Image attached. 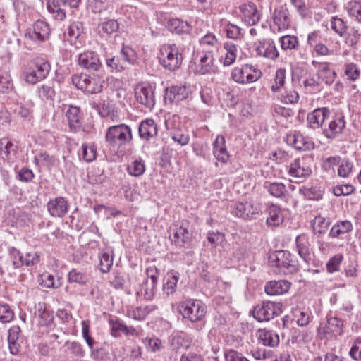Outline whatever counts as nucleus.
Returning <instances> with one entry per match:
<instances>
[{
  "instance_id": "f257e3e1",
  "label": "nucleus",
  "mask_w": 361,
  "mask_h": 361,
  "mask_svg": "<svg viewBox=\"0 0 361 361\" xmlns=\"http://www.w3.org/2000/svg\"><path fill=\"white\" fill-rule=\"evenodd\" d=\"M272 267H276V272L283 274H292L298 270L299 264L295 257L287 250L276 251L270 257Z\"/></svg>"
},
{
  "instance_id": "f03ea898",
  "label": "nucleus",
  "mask_w": 361,
  "mask_h": 361,
  "mask_svg": "<svg viewBox=\"0 0 361 361\" xmlns=\"http://www.w3.org/2000/svg\"><path fill=\"white\" fill-rule=\"evenodd\" d=\"M130 128L126 124L110 126L106 131L105 139L111 146H123L132 140Z\"/></svg>"
},
{
  "instance_id": "7ed1b4c3",
  "label": "nucleus",
  "mask_w": 361,
  "mask_h": 361,
  "mask_svg": "<svg viewBox=\"0 0 361 361\" xmlns=\"http://www.w3.org/2000/svg\"><path fill=\"white\" fill-rule=\"evenodd\" d=\"M72 82L78 88L88 94H97L102 92L104 80L100 76L91 77L85 73L72 76Z\"/></svg>"
},
{
  "instance_id": "20e7f679",
  "label": "nucleus",
  "mask_w": 361,
  "mask_h": 361,
  "mask_svg": "<svg viewBox=\"0 0 361 361\" xmlns=\"http://www.w3.org/2000/svg\"><path fill=\"white\" fill-rule=\"evenodd\" d=\"M178 310L182 316L191 322L201 320L206 314L205 306L197 300L190 299L180 302Z\"/></svg>"
},
{
  "instance_id": "39448f33",
  "label": "nucleus",
  "mask_w": 361,
  "mask_h": 361,
  "mask_svg": "<svg viewBox=\"0 0 361 361\" xmlns=\"http://www.w3.org/2000/svg\"><path fill=\"white\" fill-rule=\"evenodd\" d=\"M262 76V71L251 64H245L240 67H235L231 71V78L239 84L256 82Z\"/></svg>"
},
{
  "instance_id": "423d86ee",
  "label": "nucleus",
  "mask_w": 361,
  "mask_h": 361,
  "mask_svg": "<svg viewBox=\"0 0 361 361\" xmlns=\"http://www.w3.org/2000/svg\"><path fill=\"white\" fill-rule=\"evenodd\" d=\"M32 64L33 66L25 71L23 75L26 82L35 85L46 78L50 71L51 66L44 59H36Z\"/></svg>"
},
{
  "instance_id": "0eeeda50",
  "label": "nucleus",
  "mask_w": 361,
  "mask_h": 361,
  "mask_svg": "<svg viewBox=\"0 0 361 361\" xmlns=\"http://www.w3.org/2000/svg\"><path fill=\"white\" fill-rule=\"evenodd\" d=\"M282 312V304L271 301H264L261 305H257L253 310V317L259 322H267Z\"/></svg>"
},
{
  "instance_id": "6e6552de",
  "label": "nucleus",
  "mask_w": 361,
  "mask_h": 361,
  "mask_svg": "<svg viewBox=\"0 0 361 361\" xmlns=\"http://www.w3.org/2000/svg\"><path fill=\"white\" fill-rule=\"evenodd\" d=\"M135 97L137 102L151 109L155 104L154 90L148 83L142 82L136 85Z\"/></svg>"
},
{
  "instance_id": "1a4fd4ad",
  "label": "nucleus",
  "mask_w": 361,
  "mask_h": 361,
  "mask_svg": "<svg viewBox=\"0 0 361 361\" xmlns=\"http://www.w3.org/2000/svg\"><path fill=\"white\" fill-rule=\"evenodd\" d=\"M166 57L161 61L162 66L170 71L179 68L182 64L183 56L176 44H171L166 49Z\"/></svg>"
},
{
  "instance_id": "9d476101",
  "label": "nucleus",
  "mask_w": 361,
  "mask_h": 361,
  "mask_svg": "<svg viewBox=\"0 0 361 361\" xmlns=\"http://www.w3.org/2000/svg\"><path fill=\"white\" fill-rule=\"evenodd\" d=\"M343 322L337 317H329L327 318L326 324L324 327L318 329L321 338H331L334 335H341L343 332Z\"/></svg>"
},
{
  "instance_id": "9b49d317",
  "label": "nucleus",
  "mask_w": 361,
  "mask_h": 361,
  "mask_svg": "<svg viewBox=\"0 0 361 361\" xmlns=\"http://www.w3.org/2000/svg\"><path fill=\"white\" fill-rule=\"evenodd\" d=\"M255 49L258 56L271 60H275L279 55L271 39H263L255 42Z\"/></svg>"
},
{
  "instance_id": "f8f14e48",
  "label": "nucleus",
  "mask_w": 361,
  "mask_h": 361,
  "mask_svg": "<svg viewBox=\"0 0 361 361\" xmlns=\"http://www.w3.org/2000/svg\"><path fill=\"white\" fill-rule=\"evenodd\" d=\"M345 127V117L343 114H336L329 123L327 127L323 128V133L326 137L334 139L341 134Z\"/></svg>"
},
{
  "instance_id": "ddd939ff",
  "label": "nucleus",
  "mask_w": 361,
  "mask_h": 361,
  "mask_svg": "<svg viewBox=\"0 0 361 361\" xmlns=\"http://www.w3.org/2000/svg\"><path fill=\"white\" fill-rule=\"evenodd\" d=\"M272 18L279 31L288 29L290 24V16L286 4L281 5L275 8Z\"/></svg>"
},
{
  "instance_id": "4468645a",
  "label": "nucleus",
  "mask_w": 361,
  "mask_h": 361,
  "mask_svg": "<svg viewBox=\"0 0 361 361\" xmlns=\"http://www.w3.org/2000/svg\"><path fill=\"white\" fill-rule=\"evenodd\" d=\"M78 64L90 71H98L102 67L98 55L93 51L80 54L78 56Z\"/></svg>"
},
{
  "instance_id": "2eb2a0df",
  "label": "nucleus",
  "mask_w": 361,
  "mask_h": 361,
  "mask_svg": "<svg viewBox=\"0 0 361 361\" xmlns=\"http://www.w3.org/2000/svg\"><path fill=\"white\" fill-rule=\"evenodd\" d=\"M329 114L330 111L327 108L314 109L307 115V126L314 130L322 128L325 120L329 116Z\"/></svg>"
},
{
  "instance_id": "dca6fc26",
  "label": "nucleus",
  "mask_w": 361,
  "mask_h": 361,
  "mask_svg": "<svg viewBox=\"0 0 361 361\" xmlns=\"http://www.w3.org/2000/svg\"><path fill=\"white\" fill-rule=\"evenodd\" d=\"M242 19L249 25H254L260 20V15L256 5L252 2L243 4L239 7Z\"/></svg>"
},
{
  "instance_id": "f3484780",
  "label": "nucleus",
  "mask_w": 361,
  "mask_h": 361,
  "mask_svg": "<svg viewBox=\"0 0 361 361\" xmlns=\"http://www.w3.org/2000/svg\"><path fill=\"white\" fill-rule=\"evenodd\" d=\"M232 214L242 219H250L254 214L259 212V208L252 202H239L234 204Z\"/></svg>"
},
{
  "instance_id": "a211bd4d",
  "label": "nucleus",
  "mask_w": 361,
  "mask_h": 361,
  "mask_svg": "<svg viewBox=\"0 0 361 361\" xmlns=\"http://www.w3.org/2000/svg\"><path fill=\"white\" fill-rule=\"evenodd\" d=\"M188 222L187 221H182L180 225L177 226L174 230L171 241L176 246H183L184 244L189 243L192 238V233L189 232Z\"/></svg>"
},
{
  "instance_id": "6ab92c4d",
  "label": "nucleus",
  "mask_w": 361,
  "mask_h": 361,
  "mask_svg": "<svg viewBox=\"0 0 361 361\" xmlns=\"http://www.w3.org/2000/svg\"><path fill=\"white\" fill-rule=\"evenodd\" d=\"M312 173L311 169L306 164L303 158L295 159L290 165L288 174L295 178H305Z\"/></svg>"
},
{
  "instance_id": "aec40b11",
  "label": "nucleus",
  "mask_w": 361,
  "mask_h": 361,
  "mask_svg": "<svg viewBox=\"0 0 361 361\" xmlns=\"http://www.w3.org/2000/svg\"><path fill=\"white\" fill-rule=\"evenodd\" d=\"M47 207L49 214L53 217H63L68 210L67 201L62 197L49 200Z\"/></svg>"
},
{
  "instance_id": "412c9836",
  "label": "nucleus",
  "mask_w": 361,
  "mask_h": 361,
  "mask_svg": "<svg viewBox=\"0 0 361 361\" xmlns=\"http://www.w3.org/2000/svg\"><path fill=\"white\" fill-rule=\"evenodd\" d=\"M256 336L259 343L264 346L276 348L279 344V336L272 330L259 329L257 330Z\"/></svg>"
},
{
  "instance_id": "4be33fe9",
  "label": "nucleus",
  "mask_w": 361,
  "mask_h": 361,
  "mask_svg": "<svg viewBox=\"0 0 361 361\" xmlns=\"http://www.w3.org/2000/svg\"><path fill=\"white\" fill-rule=\"evenodd\" d=\"M190 91L185 85H173L166 89L165 98L171 102H178L185 99Z\"/></svg>"
},
{
  "instance_id": "5701e85b",
  "label": "nucleus",
  "mask_w": 361,
  "mask_h": 361,
  "mask_svg": "<svg viewBox=\"0 0 361 361\" xmlns=\"http://www.w3.org/2000/svg\"><path fill=\"white\" fill-rule=\"evenodd\" d=\"M69 128L73 131L78 130L82 126V115L79 107L69 105L66 111Z\"/></svg>"
},
{
  "instance_id": "b1692460",
  "label": "nucleus",
  "mask_w": 361,
  "mask_h": 361,
  "mask_svg": "<svg viewBox=\"0 0 361 361\" xmlns=\"http://www.w3.org/2000/svg\"><path fill=\"white\" fill-rule=\"evenodd\" d=\"M291 283L286 280L271 281L266 283L264 291L269 295H282L288 291Z\"/></svg>"
},
{
  "instance_id": "393cba45",
  "label": "nucleus",
  "mask_w": 361,
  "mask_h": 361,
  "mask_svg": "<svg viewBox=\"0 0 361 361\" xmlns=\"http://www.w3.org/2000/svg\"><path fill=\"white\" fill-rule=\"evenodd\" d=\"M139 135L141 138L149 140L157 135V126L152 118L142 121L139 126Z\"/></svg>"
},
{
  "instance_id": "a878e982",
  "label": "nucleus",
  "mask_w": 361,
  "mask_h": 361,
  "mask_svg": "<svg viewBox=\"0 0 361 361\" xmlns=\"http://www.w3.org/2000/svg\"><path fill=\"white\" fill-rule=\"evenodd\" d=\"M214 54L211 51L203 52L196 66L197 72L204 75L213 71Z\"/></svg>"
},
{
  "instance_id": "bb28decb",
  "label": "nucleus",
  "mask_w": 361,
  "mask_h": 361,
  "mask_svg": "<svg viewBox=\"0 0 361 361\" xmlns=\"http://www.w3.org/2000/svg\"><path fill=\"white\" fill-rule=\"evenodd\" d=\"M213 154L218 161L226 163L229 159V154L225 146V138L218 135L213 143Z\"/></svg>"
},
{
  "instance_id": "cd10ccee",
  "label": "nucleus",
  "mask_w": 361,
  "mask_h": 361,
  "mask_svg": "<svg viewBox=\"0 0 361 361\" xmlns=\"http://www.w3.org/2000/svg\"><path fill=\"white\" fill-rule=\"evenodd\" d=\"M290 144L297 150H310L314 148V143L301 134L290 135L288 137Z\"/></svg>"
},
{
  "instance_id": "c85d7f7f",
  "label": "nucleus",
  "mask_w": 361,
  "mask_h": 361,
  "mask_svg": "<svg viewBox=\"0 0 361 361\" xmlns=\"http://www.w3.org/2000/svg\"><path fill=\"white\" fill-rule=\"evenodd\" d=\"M50 30L47 23L37 20L33 25V30L29 33L30 37L33 40L44 41L48 38Z\"/></svg>"
},
{
  "instance_id": "c756f323",
  "label": "nucleus",
  "mask_w": 361,
  "mask_h": 361,
  "mask_svg": "<svg viewBox=\"0 0 361 361\" xmlns=\"http://www.w3.org/2000/svg\"><path fill=\"white\" fill-rule=\"evenodd\" d=\"M296 246L298 253L307 263L311 260V252L309 247L308 238L305 234H302L296 238Z\"/></svg>"
},
{
  "instance_id": "7c9ffc66",
  "label": "nucleus",
  "mask_w": 361,
  "mask_h": 361,
  "mask_svg": "<svg viewBox=\"0 0 361 361\" xmlns=\"http://www.w3.org/2000/svg\"><path fill=\"white\" fill-rule=\"evenodd\" d=\"M266 212L268 214L267 224L268 226H276L283 221V215L281 209L275 204L267 207Z\"/></svg>"
},
{
  "instance_id": "2f4dec72",
  "label": "nucleus",
  "mask_w": 361,
  "mask_h": 361,
  "mask_svg": "<svg viewBox=\"0 0 361 361\" xmlns=\"http://www.w3.org/2000/svg\"><path fill=\"white\" fill-rule=\"evenodd\" d=\"M179 280L178 273L175 271L168 272L164 279L163 291L167 295L176 292L177 283Z\"/></svg>"
},
{
  "instance_id": "473e14b6",
  "label": "nucleus",
  "mask_w": 361,
  "mask_h": 361,
  "mask_svg": "<svg viewBox=\"0 0 361 361\" xmlns=\"http://www.w3.org/2000/svg\"><path fill=\"white\" fill-rule=\"evenodd\" d=\"M99 267L100 270L103 273L109 271L113 265L114 261V252L109 248L103 249L99 255Z\"/></svg>"
},
{
  "instance_id": "72a5a7b5",
  "label": "nucleus",
  "mask_w": 361,
  "mask_h": 361,
  "mask_svg": "<svg viewBox=\"0 0 361 361\" xmlns=\"http://www.w3.org/2000/svg\"><path fill=\"white\" fill-rule=\"evenodd\" d=\"M168 28L171 32L178 35L188 34L192 30L191 25L188 22L178 18L170 20L168 22Z\"/></svg>"
},
{
  "instance_id": "f704fd0d",
  "label": "nucleus",
  "mask_w": 361,
  "mask_h": 361,
  "mask_svg": "<svg viewBox=\"0 0 361 361\" xmlns=\"http://www.w3.org/2000/svg\"><path fill=\"white\" fill-rule=\"evenodd\" d=\"M156 309L154 305H146L145 307H137L135 308L128 309L126 312V315L129 318L135 320L144 319L150 312Z\"/></svg>"
},
{
  "instance_id": "c9c22d12",
  "label": "nucleus",
  "mask_w": 361,
  "mask_h": 361,
  "mask_svg": "<svg viewBox=\"0 0 361 361\" xmlns=\"http://www.w3.org/2000/svg\"><path fill=\"white\" fill-rule=\"evenodd\" d=\"M224 48L226 53L222 59V62L224 66H229L235 61L237 47L233 42H226L224 44Z\"/></svg>"
},
{
  "instance_id": "e433bc0d",
  "label": "nucleus",
  "mask_w": 361,
  "mask_h": 361,
  "mask_svg": "<svg viewBox=\"0 0 361 361\" xmlns=\"http://www.w3.org/2000/svg\"><path fill=\"white\" fill-rule=\"evenodd\" d=\"M37 314L39 318V324L41 326H49L54 323L53 312L47 310L44 304H39Z\"/></svg>"
},
{
  "instance_id": "4c0bfd02",
  "label": "nucleus",
  "mask_w": 361,
  "mask_h": 361,
  "mask_svg": "<svg viewBox=\"0 0 361 361\" xmlns=\"http://www.w3.org/2000/svg\"><path fill=\"white\" fill-rule=\"evenodd\" d=\"M352 228L353 226L350 221H343L333 226L329 235L331 238H338L342 234L351 231Z\"/></svg>"
},
{
  "instance_id": "58836bf2",
  "label": "nucleus",
  "mask_w": 361,
  "mask_h": 361,
  "mask_svg": "<svg viewBox=\"0 0 361 361\" xmlns=\"http://www.w3.org/2000/svg\"><path fill=\"white\" fill-rule=\"evenodd\" d=\"M47 9L56 20H63L66 18V11L63 8H61L59 1L49 0L47 2Z\"/></svg>"
},
{
  "instance_id": "ea45409f",
  "label": "nucleus",
  "mask_w": 361,
  "mask_h": 361,
  "mask_svg": "<svg viewBox=\"0 0 361 361\" xmlns=\"http://www.w3.org/2000/svg\"><path fill=\"white\" fill-rule=\"evenodd\" d=\"M299 192L305 198L310 200H318L322 197V191L317 186H302L300 188Z\"/></svg>"
},
{
  "instance_id": "a19ab883",
  "label": "nucleus",
  "mask_w": 361,
  "mask_h": 361,
  "mask_svg": "<svg viewBox=\"0 0 361 361\" xmlns=\"http://www.w3.org/2000/svg\"><path fill=\"white\" fill-rule=\"evenodd\" d=\"M127 171L132 176H142L145 171V161L141 158L134 160L128 164Z\"/></svg>"
},
{
  "instance_id": "79ce46f5",
  "label": "nucleus",
  "mask_w": 361,
  "mask_h": 361,
  "mask_svg": "<svg viewBox=\"0 0 361 361\" xmlns=\"http://www.w3.org/2000/svg\"><path fill=\"white\" fill-rule=\"evenodd\" d=\"M264 188L274 197H281L285 195L286 188L284 184L281 183L265 182Z\"/></svg>"
},
{
  "instance_id": "37998d69",
  "label": "nucleus",
  "mask_w": 361,
  "mask_h": 361,
  "mask_svg": "<svg viewBox=\"0 0 361 361\" xmlns=\"http://www.w3.org/2000/svg\"><path fill=\"white\" fill-rule=\"evenodd\" d=\"M329 225V220L320 216H316L312 223L314 233L319 234L325 233Z\"/></svg>"
},
{
  "instance_id": "c03bdc74",
  "label": "nucleus",
  "mask_w": 361,
  "mask_h": 361,
  "mask_svg": "<svg viewBox=\"0 0 361 361\" xmlns=\"http://www.w3.org/2000/svg\"><path fill=\"white\" fill-rule=\"evenodd\" d=\"M82 32V23L80 22L73 23L70 25L67 30V35L68 37L67 40L70 41L71 43H75V41L79 38Z\"/></svg>"
},
{
  "instance_id": "a18cd8bd",
  "label": "nucleus",
  "mask_w": 361,
  "mask_h": 361,
  "mask_svg": "<svg viewBox=\"0 0 361 361\" xmlns=\"http://www.w3.org/2000/svg\"><path fill=\"white\" fill-rule=\"evenodd\" d=\"M118 56L126 68L128 65L134 63L137 59L135 51L129 47H123Z\"/></svg>"
},
{
  "instance_id": "49530a36",
  "label": "nucleus",
  "mask_w": 361,
  "mask_h": 361,
  "mask_svg": "<svg viewBox=\"0 0 361 361\" xmlns=\"http://www.w3.org/2000/svg\"><path fill=\"white\" fill-rule=\"evenodd\" d=\"M68 279L69 282L80 285H85L89 281V278L86 274L76 269H72L69 271Z\"/></svg>"
},
{
  "instance_id": "de8ad7c7",
  "label": "nucleus",
  "mask_w": 361,
  "mask_h": 361,
  "mask_svg": "<svg viewBox=\"0 0 361 361\" xmlns=\"http://www.w3.org/2000/svg\"><path fill=\"white\" fill-rule=\"evenodd\" d=\"M343 260V256L341 254H337L331 257L326 264L327 272L333 274L339 271L340 265Z\"/></svg>"
},
{
  "instance_id": "09e8293b",
  "label": "nucleus",
  "mask_w": 361,
  "mask_h": 361,
  "mask_svg": "<svg viewBox=\"0 0 361 361\" xmlns=\"http://www.w3.org/2000/svg\"><path fill=\"white\" fill-rule=\"evenodd\" d=\"M348 14L355 17L356 20L361 23V3L357 1H350L346 6Z\"/></svg>"
},
{
  "instance_id": "8fccbe9b",
  "label": "nucleus",
  "mask_w": 361,
  "mask_h": 361,
  "mask_svg": "<svg viewBox=\"0 0 361 361\" xmlns=\"http://www.w3.org/2000/svg\"><path fill=\"white\" fill-rule=\"evenodd\" d=\"M331 27L339 36L342 37L346 32L347 25L346 23L340 18L332 17L331 20Z\"/></svg>"
},
{
  "instance_id": "3c124183",
  "label": "nucleus",
  "mask_w": 361,
  "mask_h": 361,
  "mask_svg": "<svg viewBox=\"0 0 361 361\" xmlns=\"http://www.w3.org/2000/svg\"><path fill=\"white\" fill-rule=\"evenodd\" d=\"M0 145L1 154L3 155V158L5 159H9L11 152H15L17 150V146L14 145L13 142L6 138L0 140Z\"/></svg>"
},
{
  "instance_id": "603ef678",
  "label": "nucleus",
  "mask_w": 361,
  "mask_h": 361,
  "mask_svg": "<svg viewBox=\"0 0 361 361\" xmlns=\"http://www.w3.org/2000/svg\"><path fill=\"white\" fill-rule=\"evenodd\" d=\"M281 47L284 50L295 49L298 47V41L296 37L285 35L280 38Z\"/></svg>"
},
{
  "instance_id": "864d4df0",
  "label": "nucleus",
  "mask_w": 361,
  "mask_h": 361,
  "mask_svg": "<svg viewBox=\"0 0 361 361\" xmlns=\"http://www.w3.org/2000/svg\"><path fill=\"white\" fill-rule=\"evenodd\" d=\"M286 79V70L284 68L278 69L275 73V83L272 85L271 89L272 92H277L283 87Z\"/></svg>"
},
{
  "instance_id": "5fc2aeb1",
  "label": "nucleus",
  "mask_w": 361,
  "mask_h": 361,
  "mask_svg": "<svg viewBox=\"0 0 361 361\" xmlns=\"http://www.w3.org/2000/svg\"><path fill=\"white\" fill-rule=\"evenodd\" d=\"M14 312L8 304H0V322L8 323L13 320Z\"/></svg>"
},
{
  "instance_id": "6e6d98bb",
  "label": "nucleus",
  "mask_w": 361,
  "mask_h": 361,
  "mask_svg": "<svg viewBox=\"0 0 361 361\" xmlns=\"http://www.w3.org/2000/svg\"><path fill=\"white\" fill-rule=\"evenodd\" d=\"M37 92L39 97L42 99H46L53 100L55 97V91L53 87L47 84H43L39 86L37 88Z\"/></svg>"
},
{
  "instance_id": "4d7b16f0",
  "label": "nucleus",
  "mask_w": 361,
  "mask_h": 361,
  "mask_svg": "<svg viewBox=\"0 0 361 361\" xmlns=\"http://www.w3.org/2000/svg\"><path fill=\"white\" fill-rule=\"evenodd\" d=\"M171 345L174 350H179L180 348H187L190 345V341L188 338L181 336L176 335L172 337L171 340Z\"/></svg>"
},
{
  "instance_id": "13d9d810",
  "label": "nucleus",
  "mask_w": 361,
  "mask_h": 361,
  "mask_svg": "<svg viewBox=\"0 0 361 361\" xmlns=\"http://www.w3.org/2000/svg\"><path fill=\"white\" fill-rule=\"evenodd\" d=\"M143 343L147 349L152 353L160 350L163 347L161 341L158 338H146Z\"/></svg>"
},
{
  "instance_id": "bf43d9fd",
  "label": "nucleus",
  "mask_w": 361,
  "mask_h": 361,
  "mask_svg": "<svg viewBox=\"0 0 361 361\" xmlns=\"http://www.w3.org/2000/svg\"><path fill=\"white\" fill-rule=\"evenodd\" d=\"M227 37L233 39H240L241 37V28L238 26L228 23L224 27Z\"/></svg>"
},
{
  "instance_id": "052dcab7",
  "label": "nucleus",
  "mask_w": 361,
  "mask_h": 361,
  "mask_svg": "<svg viewBox=\"0 0 361 361\" xmlns=\"http://www.w3.org/2000/svg\"><path fill=\"white\" fill-rule=\"evenodd\" d=\"M99 27H101L100 31H102L104 33L111 35L118 30L119 24L115 20H109L101 23Z\"/></svg>"
},
{
  "instance_id": "680f3d73",
  "label": "nucleus",
  "mask_w": 361,
  "mask_h": 361,
  "mask_svg": "<svg viewBox=\"0 0 361 361\" xmlns=\"http://www.w3.org/2000/svg\"><path fill=\"white\" fill-rule=\"evenodd\" d=\"M106 63L109 68H111V70H114L116 72H121L126 68L123 61H121L120 57L118 56L106 59Z\"/></svg>"
},
{
  "instance_id": "e2e57ef3",
  "label": "nucleus",
  "mask_w": 361,
  "mask_h": 361,
  "mask_svg": "<svg viewBox=\"0 0 361 361\" xmlns=\"http://www.w3.org/2000/svg\"><path fill=\"white\" fill-rule=\"evenodd\" d=\"M146 274L147 278L149 279V283H152V290L154 287H157V279L159 276V270L156 266L152 265L147 268Z\"/></svg>"
},
{
  "instance_id": "0e129e2a",
  "label": "nucleus",
  "mask_w": 361,
  "mask_h": 361,
  "mask_svg": "<svg viewBox=\"0 0 361 361\" xmlns=\"http://www.w3.org/2000/svg\"><path fill=\"white\" fill-rule=\"evenodd\" d=\"M224 357L226 361H249L242 353L233 349L226 350Z\"/></svg>"
},
{
  "instance_id": "69168bd1",
  "label": "nucleus",
  "mask_w": 361,
  "mask_h": 361,
  "mask_svg": "<svg viewBox=\"0 0 361 361\" xmlns=\"http://www.w3.org/2000/svg\"><path fill=\"white\" fill-rule=\"evenodd\" d=\"M207 240L212 246L216 247L222 244L225 240V237L222 233L209 231L207 234Z\"/></svg>"
},
{
  "instance_id": "338daca9",
  "label": "nucleus",
  "mask_w": 361,
  "mask_h": 361,
  "mask_svg": "<svg viewBox=\"0 0 361 361\" xmlns=\"http://www.w3.org/2000/svg\"><path fill=\"white\" fill-rule=\"evenodd\" d=\"M9 253L15 268H19L24 264V257L18 250L15 247H11L9 248Z\"/></svg>"
},
{
  "instance_id": "774afa93",
  "label": "nucleus",
  "mask_w": 361,
  "mask_h": 361,
  "mask_svg": "<svg viewBox=\"0 0 361 361\" xmlns=\"http://www.w3.org/2000/svg\"><path fill=\"white\" fill-rule=\"evenodd\" d=\"M349 355L355 360H361V339L357 338L355 341L350 348Z\"/></svg>"
}]
</instances>
